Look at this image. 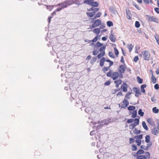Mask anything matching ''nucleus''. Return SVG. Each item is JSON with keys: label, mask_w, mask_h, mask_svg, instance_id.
Wrapping results in <instances>:
<instances>
[{"label": "nucleus", "mask_w": 159, "mask_h": 159, "mask_svg": "<svg viewBox=\"0 0 159 159\" xmlns=\"http://www.w3.org/2000/svg\"><path fill=\"white\" fill-rule=\"evenodd\" d=\"M97 58L96 57H93L90 60V62L91 64H93L96 61Z\"/></svg>", "instance_id": "41"}, {"label": "nucleus", "mask_w": 159, "mask_h": 159, "mask_svg": "<svg viewBox=\"0 0 159 159\" xmlns=\"http://www.w3.org/2000/svg\"><path fill=\"white\" fill-rule=\"evenodd\" d=\"M131 94V92H129L127 93L125 95V98L128 99H129L130 98V97L129 96V95H130Z\"/></svg>", "instance_id": "43"}, {"label": "nucleus", "mask_w": 159, "mask_h": 159, "mask_svg": "<svg viewBox=\"0 0 159 159\" xmlns=\"http://www.w3.org/2000/svg\"><path fill=\"white\" fill-rule=\"evenodd\" d=\"M142 124L143 127L146 130L148 129V127L147 125L145 122L144 121H143L142 122Z\"/></svg>", "instance_id": "24"}, {"label": "nucleus", "mask_w": 159, "mask_h": 159, "mask_svg": "<svg viewBox=\"0 0 159 159\" xmlns=\"http://www.w3.org/2000/svg\"><path fill=\"white\" fill-rule=\"evenodd\" d=\"M101 24V21L100 20L97 19L94 21L93 24L91 25L92 28H95L96 27H98Z\"/></svg>", "instance_id": "4"}, {"label": "nucleus", "mask_w": 159, "mask_h": 159, "mask_svg": "<svg viewBox=\"0 0 159 159\" xmlns=\"http://www.w3.org/2000/svg\"><path fill=\"white\" fill-rule=\"evenodd\" d=\"M122 102L125 104V107H123V108H125L129 105V102L126 99H124L122 101Z\"/></svg>", "instance_id": "18"}, {"label": "nucleus", "mask_w": 159, "mask_h": 159, "mask_svg": "<svg viewBox=\"0 0 159 159\" xmlns=\"http://www.w3.org/2000/svg\"><path fill=\"white\" fill-rule=\"evenodd\" d=\"M93 11V12H95V14L97 12H98L99 11V9L98 8H94Z\"/></svg>", "instance_id": "62"}, {"label": "nucleus", "mask_w": 159, "mask_h": 159, "mask_svg": "<svg viewBox=\"0 0 159 159\" xmlns=\"http://www.w3.org/2000/svg\"><path fill=\"white\" fill-rule=\"evenodd\" d=\"M155 11L158 14H159V8L158 7H156L154 8Z\"/></svg>", "instance_id": "63"}, {"label": "nucleus", "mask_w": 159, "mask_h": 159, "mask_svg": "<svg viewBox=\"0 0 159 159\" xmlns=\"http://www.w3.org/2000/svg\"><path fill=\"white\" fill-rule=\"evenodd\" d=\"M102 13L101 12H98L96 14V16L97 18H98L100 17Z\"/></svg>", "instance_id": "59"}, {"label": "nucleus", "mask_w": 159, "mask_h": 159, "mask_svg": "<svg viewBox=\"0 0 159 159\" xmlns=\"http://www.w3.org/2000/svg\"><path fill=\"white\" fill-rule=\"evenodd\" d=\"M107 26L109 27H110L113 25V23L110 21H107Z\"/></svg>", "instance_id": "33"}, {"label": "nucleus", "mask_w": 159, "mask_h": 159, "mask_svg": "<svg viewBox=\"0 0 159 159\" xmlns=\"http://www.w3.org/2000/svg\"><path fill=\"white\" fill-rule=\"evenodd\" d=\"M137 81L138 83L139 84H141L143 83V80L140 78L139 76H138L137 77Z\"/></svg>", "instance_id": "30"}, {"label": "nucleus", "mask_w": 159, "mask_h": 159, "mask_svg": "<svg viewBox=\"0 0 159 159\" xmlns=\"http://www.w3.org/2000/svg\"><path fill=\"white\" fill-rule=\"evenodd\" d=\"M111 83V81L110 80L107 81L104 84L105 85L108 86Z\"/></svg>", "instance_id": "56"}, {"label": "nucleus", "mask_w": 159, "mask_h": 159, "mask_svg": "<svg viewBox=\"0 0 159 159\" xmlns=\"http://www.w3.org/2000/svg\"><path fill=\"white\" fill-rule=\"evenodd\" d=\"M133 4L138 10H140V8L139 7V6L137 5L135 2H133Z\"/></svg>", "instance_id": "51"}, {"label": "nucleus", "mask_w": 159, "mask_h": 159, "mask_svg": "<svg viewBox=\"0 0 159 159\" xmlns=\"http://www.w3.org/2000/svg\"><path fill=\"white\" fill-rule=\"evenodd\" d=\"M126 13L128 19L129 20L131 18L132 15L130 11L128 9H126Z\"/></svg>", "instance_id": "7"}, {"label": "nucleus", "mask_w": 159, "mask_h": 159, "mask_svg": "<svg viewBox=\"0 0 159 159\" xmlns=\"http://www.w3.org/2000/svg\"><path fill=\"white\" fill-rule=\"evenodd\" d=\"M159 110L157 108V107H154L152 108V111L155 113H157L159 112Z\"/></svg>", "instance_id": "36"}, {"label": "nucleus", "mask_w": 159, "mask_h": 159, "mask_svg": "<svg viewBox=\"0 0 159 159\" xmlns=\"http://www.w3.org/2000/svg\"><path fill=\"white\" fill-rule=\"evenodd\" d=\"M150 136L149 135H147L145 136V142L148 143L150 142Z\"/></svg>", "instance_id": "25"}, {"label": "nucleus", "mask_w": 159, "mask_h": 159, "mask_svg": "<svg viewBox=\"0 0 159 159\" xmlns=\"http://www.w3.org/2000/svg\"><path fill=\"white\" fill-rule=\"evenodd\" d=\"M91 1H89V0H84L83 2L84 3H86L89 5Z\"/></svg>", "instance_id": "55"}, {"label": "nucleus", "mask_w": 159, "mask_h": 159, "mask_svg": "<svg viewBox=\"0 0 159 159\" xmlns=\"http://www.w3.org/2000/svg\"><path fill=\"white\" fill-rule=\"evenodd\" d=\"M147 18L148 20L150 21H152L153 16H151L149 15H147Z\"/></svg>", "instance_id": "38"}, {"label": "nucleus", "mask_w": 159, "mask_h": 159, "mask_svg": "<svg viewBox=\"0 0 159 159\" xmlns=\"http://www.w3.org/2000/svg\"><path fill=\"white\" fill-rule=\"evenodd\" d=\"M134 139L133 138H130L129 139V142L130 144L134 143Z\"/></svg>", "instance_id": "52"}, {"label": "nucleus", "mask_w": 159, "mask_h": 159, "mask_svg": "<svg viewBox=\"0 0 159 159\" xmlns=\"http://www.w3.org/2000/svg\"><path fill=\"white\" fill-rule=\"evenodd\" d=\"M112 70H110L107 74V76L111 78L114 80H117L119 76V74L118 72H115L112 74Z\"/></svg>", "instance_id": "1"}, {"label": "nucleus", "mask_w": 159, "mask_h": 159, "mask_svg": "<svg viewBox=\"0 0 159 159\" xmlns=\"http://www.w3.org/2000/svg\"><path fill=\"white\" fill-rule=\"evenodd\" d=\"M143 55L145 60L148 61L149 60L150 54L148 51L145 50L143 52Z\"/></svg>", "instance_id": "2"}, {"label": "nucleus", "mask_w": 159, "mask_h": 159, "mask_svg": "<svg viewBox=\"0 0 159 159\" xmlns=\"http://www.w3.org/2000/svg\"><path fill=\"white\" fill-rule=\"evenodd\" d=\"M106 48V46L105 45L101 47L99 49V51L100 52H104V51L105 50Z\"/></svg>", "instance_id": "35"}, {"label": "nucleus", "mask_w": 159, "mask_h": 159, "mask_svg": "<svg viewBox=\"0 0 159 159\" xmlns=\"http://www.w3.org/2000/svg\"><path fill=\"white\" fill-rule=\"evenodd\" d=\"M114 82L116 84V87L118 88L119 85L122 83V80L120 79H118L115 81Z\"/></svg>", "instance_id": "13"}, {"label": "nucleus", "mask_w": 159, "mask_h": 159, "mask_svg": "<svg viewBox=\"0 0 159 159\" xmlns=\"http://www.w3.org/2000/svg\"><path fill=\"white\" fill-rule=\"evenodd\" d=\"M108 55L109 56L112 58H115V57L114 55H113V53L111 52H109Z\"/></svg>", "instance_id": "47"}, {"label": "nucleus", "mask_w": 159, "mask_h": 159, "mask_svg": "<svg viewBox=\"0 0 159 159\" xmlns=\"http://www.w3.org/2000/svg\"><path fill=\"white\" fill-rule=\"evenodd\" d=\"M109 10L113 14L115 13L116 12L114 8L112 6H111L109 7Z\"/></svg>", "instance_id": "23"}, {"label": "nucleus", "mask_w": 159, "mask_h": 159, "mask_svg": "<svg viewBox=\"0 0 159 159\" xmlns=\"http://www.w3.org/2000/svg\"><path fill=\"white\" fill-rule=\"evenodd\" d=\"M135 142L136 143H137V145L138 146H140L141 145V140H140V139L139 140V139L136 140H135Z\"/></svg>", "instance_id": "49"}, {"label": "nucleus", "mask_w": 159, "mask_h": 159, "mask_svg": "<svg viewBox=\"0 0 159 159\" xmlns=\"http://www.w3.org/2000/svg\"><path fill=\"white\" fill-rule=\"evenodd\" d=\"M98 39V36H96L93 40L90 41L93 42H96Z\"/></svg>", "instance_id": "53"}, {"label": "nucleus", "mask_w": 159, "mask_h": 159, "mask_svg": "<svg viewBox=\"0 0 159 159\" xmlns=\"http://www.w3.org/2000/svg\"><path fill=\"white\" fill-rule=\"evenodd\" d=\"M109 120H107V119H105L103 120H99L98 121V122L97 123L100 124V123H106V122H107Z\"/></svg>", "instance_id": "45"}, {"label": "nucleus", "mask_w": 159, "mask_h": 159, "mask_svg": "<svg viewBox=\"0 0 159 159\" xmlns=\"http://www.w3.org/2000/svg\"><path fill=\"white\" fill-rule=\"evenodd\" d=\"M110 67L109 66L108 67H106L105 66L104 68H102V71L104 73H105L106 71H108Z\"/></svg>", "instance_id": "40"}, {"label": "nucleus", "mask_w": 159, "mask_h": 159, "mask_svg": "<svg viewBox=\"0 0 159 159\" xmlns=\"http://www.w3.org/2000/svg\"><path fill=\"white\" fill-rule=\"evenodd\" d=\"M138 114L142 117L143 116L144 113L142 111V110L141 109H139L138 111Z\"/></svg>", "instance_id": "37"}, {"label": "nucleus", "mask_w": 159, "mask_h": 159, "mask_svg": "<svg viewBox=\"0 0 159 159\" xmlns=\"http://www.w3.org/2000/svg\"><path fill=\"white\" fill-rule=\"evenodd\" d=\"M112 31H111V34H110L109 38L110 40L112 42H115L116 41V39L114 37L113 34L112 33Z\"/></svg>", "instance_id": "10"}, {"label": "nucleus", "mask_w": 159, "mask_h": 159, "mask_svg": "<svg viewBox=\"0 0 159 159\" xmlns=\"http://www.w3.org/2000/svg\"><path fill=\"white\" fill-rule=\"evenodd\" d=\"M86 14L88 16L90 17H93L95 14V12H87Z\"/></svg>", "instance_id": "26"}, {"label": "nucleus", "mask_w": 159, "mask_h": 159, "mask_svg": "<svg viewBox=\"0 0 159 159\" xmlns=\"http://www.w3.org/2000/svg\"><path fill=\"white\" fill-rule=\"evenodd\" d=\"M128 109L129 111H133L135 110V107L133 106H129L128 107Z\"/></svg>", "instance_id": "27"}, {"label": "nucleus", "mask_w": 159, "mask_h": 159, "mask_svg": "<svg viewBox=\"0 0 159 159\" xmlns=\"http://www.w3.org/2000/svg\"><path fill=\"white\" fill-rule=\"evenodd\" d=\"M154 88L156 89H159V85L157 84H156L154 86Z\"/></svg>", "instance_id": "57"}, {"label": "nucleus", "mask_w": 159, "mask_h": 159, "mask_svg": "<svg viewBox=\"0 0 159 159\" xmlns=\"http://www.w3.org/2000/svg\"><path fill=\"white\" fill-rule=\"evenodd\" d=\"M126 69V66L125 64L120 65L118 70L120 73H124Z\"/></svg>", "instance_id": "3"}, {"label": "nucleus", "mask_w": 159, "mask_h": 159, "mask_svg": "<svg viewBox=\"0 0 159 159\" xmlns=\"http://www.w3.org/2000/svg\"><path fill=\"white\" fill-rule=\"evenodd\" d=\"M132 150L133 151H135L137 150V147L134 144H133L132 145Z\"/></svg>", "instance_id": "44"}, {"label": "nucleus", "mask_w": 159, "mask_h": 159, "mask_svg": "<svg viewBox=\"0 0 159 159\" xmlns=\"http://www.w3.org/2000/svg\"><path fill=\"white\" fill-rule=\"evenodd\" d=\"M135 27L137 28H139L140 26L139 22L138 21H136L135 22Z\"/></svg>", "instance_id": "46"}, {"label": "nucleus", "mask_w": 159, "mask_h": 159, "mask_svg": "<svg viewBox=\"0 0 159 159\" xmlns=\"http://www.w3.org/2000/svg\"><path fill=\"white\" fill-rule=\"evenodd\" d=\"M56 6H61L63 8H65L67 7L68 6L67 5L66 2L65 1H64L62 3L58 4Z\"/></svg>", "instance_id": "11"}, {"label": "nucleus", "mask_w": 159, "mask_h": 159, "mask_svg": "<svg viewBox=\"0 0 159 159\" xmlns=\"http://www.w3.org/2000/svg\"><path fill=\"white\" fill-rule=\"evenodd\" d=\"M103 45V44L100 43L99 42H98L95 44V47L96 48L101 47Z\"/></svg>", "instance_id": "32"}, {"label": "nucleus", "mask_w": 159, "mask_h": 159, "mask_svg": "<svg viewBox=\"0 0 159 159\" xmlns=\"http://www.w3.org/2000/svg\"><path fill=\"white\" fill-rule=\"evenodd\" d=\"M128 49L129 50V52H131L134 46L131 44H128Z\"/></svg>", "instance_id": "39"}, {"label": "nucleus", "mask_w": 159, "mask_h": 159, "mask_svg": "<svg viewBox=\"0 0 159 159\" xmlns=\"http://www.w3.org/2000/svg\"><path fill=\"white\" fill-rule=\"evenodd\" d=\"M151 80L153 84H155L157 82V79L152 74V75Z\"/></svg>", "instance_id": "21"}, {"label": "nucleus", "mask_w": 159, "mask_h": 159, "mask_svg": "<svg viewBox=\"0 0 159 159\" xmlns=\"http://www.w3.org/2000/svg\"><path fill=\"white\" fill-rule=\"evenodd\" d=\"M114 50L115 52V54L116 56L117 57L118 56V55L119 54V52L118 50L116 48H114Z\"/></svg>", "instance_id": "42"}, {"label": "nucleus", "mask_w": 159, "mask_h": 159, "mask_svg": "<svg viewBox=\"0 0 159 159\" xmlns=\"http://www.w3.org/2000/svg\"><path fill=\"white\" fill-rule=\"evenodd\" d=\"M89 5L94 7H97L98 5V3L97 2L91 1Z\"/></svg>", "instance_id": "12"}, {"label": "nucleus", "mask_w": 159, "mask_h": 159, "mask_svg": "<svg viewBox=\"0 0 159 159\" xmlns=\"http://www.w3.org/2000/svg\"><path fill=\"white\" fill-rule=\"evenodd\" d=\"M144 4H148L149 3V0H143Z\"/></svg>", "instance_id": "64"}, {"label": "nucleus", "mask_w": 159, "mask_h": 159, "mask_svg": "<svg viewBox=\"0 0 159 159\" xmlns=\"http://www.w3.org/2000/svg\"><path fill=\"white\" fill-rule=\"evenodd\" d=\"M139 121V118H135L134 119H128L127 121V122L128 123H130L133 122L134 121L136 122V121Z\"/></svg>", "instance_id": "8"}, {"label": "nucleus", "mask_w": 159, "mask_h": 159, "mask_svg": "<svg viewBox=\"0 0 159 159\" xmlns=\"http://www.w3.org/2000/svg\"><path fill=\"white\" fill-rule=\"evenodd\" d=\"M137 115V110H135L133 111L132 112L131 117L133 118H135L136 117Z\"/></svg>", "instance_id": "22"}, {"label": "nucleus", "mask_w": 159, "mask_h": 159, "mask_svg": "<svg viewBox=\"0 0 159 159\" xmlns=\"http://www.w3.org/2000/svg\"><path fill=\"white\" fill-rule=\"evenodd\" d=\"M148 122L151 125L155 126L154 122L152 119L149 118L147 120Z\"/></svg>", "instance_id": "15"}, {"label": "nucleus", "mask_w": 159, "mask_h": 159, "mask_svg": "<svg viewBox=\"0 0 159 159\" xmlns=\"http://www.w3.org/2000/svg\"><path fill=\"white\" fill-rule=\"evenodd\" d=\"M154 36L157 44L159 45V36L157 34H155Z\"/></svg>", "instance_id": "29"}, {"label": "nucleus", "mask_w": 159, "mask_h": 159, "mask_svg": "<svg viewBox=\"0 0 159 159\" xmlns=\"http://www.w3.org/2000/svg\"><path fill=\"white\" fill-rule=\"evenodd\" d=\"M73 0H66L65 1L67 5L68 6L70 5L73 4Z\"/></svg>", "instance_id": "28"}, {"label": "nucleus", "mask_w": 159, "mask_h": 159, "mask_svg": "<svg viewBox=\"0 0 159 159\" xmlns=\"http://www.w3.org/2000/svg\"><path fill=\"white\" fill-rule=\"evenodd\" d=\"M139 121H136L134 123L131 124L129 125V128L130 129H133L137 125H139Z\"/></svg>", "instance_id": "5"}, {"label": "nucleus", "mask_w": 159, "mask_h": 159, "mask_svg": "<svg viewBox=\"0 0 159 159\" xmlns=\"http://www.w3.org/2000/svg\"><path fill=\"white\" fill-rule=\"evenodd\" d=\"M154 126V128L151 130V132L153 134L155 135H156L158 133V131L157 129L155 126Z\"/></svg>", "instance_id": "14"}, {"label": "nucleus", "mask_w": 159, "mask_h": 159, "mask_svg": "<svg viewBox=\"0 0 159 159\" xmlns=\"http://www.w3.org/2000/svg\"><path fill=\"white\" fill-rule=\"evenodd\" d=\"M99 125H98L97 127L96 126H94L93 127V128L95 129L96 128V130H97L101 128L102 127L103 125H107L108 124V123H104V124L100 123Z\"/></svg>", "instance_id": "9"}, {"label": "nucleus", "mask_w": 159, "mask_h": 159, "mask_svg": "<svg viewBox=\"0 0 159 159\" xmlns=\"http://www.w3.org/2000/svg\"><path fill=\"white\" fill-rule=\"evenodd\" d=\"M140 148L144 149L145 150H148L147 148H146V147L145 145H142L140 146Z\"/></svg>", "instance_id": "60"}, {"label": "nucleus", "mask_w": 159, "mask_h": 159, "mask_svg": "<svg viewBox=\"0 0 159 159\" xmlns=\"http://www.w3.org/2000/svg\"><path fill=\"white\" fill-rule=\"evenodd\" d=\"M144 153V150H143L142 149H139L136 152V154L135 155H134V157H135L136 156H139V155L141 154H143Z\"/></svg>", "instance_id": "16"}, {"label": "nucleus", "mask_w": 159, "mask_h": 159, "mask_svg": "<svg viewBox=\"0 0 159 159\" xmlns=\"http://www.w3.org/2000/svg\"><path fill=\"white\" fill-rule=\"evenodd\" d=\"M133 132L134 134H138L141 132V131L140 130H138L136 128H135L133 131Z\"/></svg>", "instance_id": "34"}, {"label": "nucleus", "mask_w": 159, "mask_h": 159, "mask_svg": "<svg viewBox=\"0 0 159 159\" xmlns=\"http://www.w3.org/2000/svg\"><path fill=\"white\" fill-rule=\"evenodd\" d=\"M143 135L142 134H140L139 135H137L136 136V137H138L139 139L140 140H141V139H143Z\"/></svg>", "instance_id": "58"}, {"label": "nucleus", "mask_w": 159, "mask_h": 159, "mask_svg": "<svg viewBox=\"0 0 159 159\" xmlns=\"http://www.w3.org/2000/svg\"><path fill=\"white\" fill-rule=\"evenodd\" d=\"M133 90L135 94H141V93L139 89L137 87H134L133 88Z\"/></svg>", "instance_id": "17"}, {"label": "nucleus", "mask_w": 159, "mask_h": 159, "mask_svg": "<svg viewBox=\"0 0 159 159\" xmlns=\"http://www.w3.org/2000/svg\"><path fill=\"white\" fill-rule=\"evenodd\" d=\"M152 143L151 142H149L147 144V146L146 147V148L148 150V149L149 148L152 146Z\"/></svg>", "instance_id": "50"}, {"label": "nucleus", "mask_w": 159, "mask_h": 159, "mask_svg": "<svg viewBox=\"0 0 159 159\" xmlns=\"http://www.w3.org/2000/svg\"><path fill=\"white\" fill-rule=\"evenodd\" d=\"M139 58L138 57V56H135L133 59L134 61L135 62H137L139 60Z\"/></svg>", "instance_id": "54"}, {"label": "nucleus", "mask_w": 159, "mask_h": 159, "mask_svg": "<svg viewBox=\"0 0 159 159\" xmlns=\"http://www.w3.org/2000/svg\"><path fill=\"white\" fill-rule=\"evenodd\" d=\"M120 62L122 63L125 64V60L124 59L123 56H122L121 57Z\"/></svg>", "instance_id": "61"}, {"label": "nucleus", "mask_w": 159, "mask_h": 159, "mask_svg": "<svg viewBox=\"0 0 159 159\" xmlns=\"http://www.w3.org/2000/svg\"><path fill=\"white\" fill-rule=\"evenodd\" d=\"M106 61V58L104 57H102L100 59V65L101 66H102L104 64V62Z\"/></svg>", "instance_id": "20"}, {"label": "nucleus", "mask_w": 159, "mask_h": 159, "mask_svg": "<svg viewBox=\"0 0 159 159\" xmlns=\"http://www.w3.org/2000/svg\"><path fill=\"white\" fill-rule=\"evenodd\" d=\"M100 31V29L99 28H96L93 30V32L95 33L97 36H98Z\"/></svg>", "instance_id": "19"}, {"label": "nucleus", "mask_w": 159, "mask_h": 159, "mask_svg": "<svg viewBox=\"0 0 159 159\" xmlns=\"http://www.w3.org/2000/svg\"><path fill=\"white\" fill-rule=\"evenodd\" d=\"M105 55V52H103L102 53H100L97 56V57L98 58H100L102 57L103 56Z\"/></svg>", "instance_id": "31"}, {"label": "nucleus", "mask_w": 159, "mask_h": 159, "mask_svg": "<svg viewBox=\"0 0 159 159\" xmlns=\"http://www.w3.org/2000/svg\"><path fill=\"white\" fill-rule=\"evenodd\" d=\"M47 7L46 8L49 10V11H51L52 10V8L54 6L52 5V6H46Z\"/></svg>", "instance_id": "48"}, {"label": "nucleus", "mask_w": 159, "mask_h": 159, "mask_svg": "<svg viewBox=\"0 0 159 159\" xmlns=\"http://www.w3.org/2000/svg\"><path fill=\"white\" fill-rule=\"evenodd\" d=\"M128 85L125 83H124L121 86V88L122 89L123 91L124 92H126L127 91Z\"/></svg>", "instance_id": "6"}]
</instances>
